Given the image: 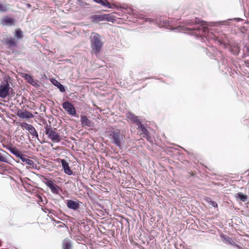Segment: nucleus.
I'll use <instances>...</instances> for the list:
<instances>
[{"label": "nucleus", "instance_id": "f257e3e1", "mask_svg": "<svg viewBox=\"0 0 249 249\" xmlns=\"http://www.w3.org/2000/svg\"><path fill=\"white\" fill-rule=\"evenodd\" d=\"M206 25V22L196 18L195 19L187 20L186 22L185 27L178 26L174 27L173 30H176L178 32L191 31L190 34L196 36V37L199 36L209 37V38L213 39L215 41H217L220 44L225 45L226 40L225 35H223L218 37L213 35L212 33H209L208 27L205 26Z\"/></svg>", "mask_w": 249, "mask_h": 249}, {"label": "nucleus", "instance_id": "f03ea898", "mask_svg": "<svg viewBox=\"0 0 249 249\" xmlns=\"http://www.w3.org/2000/svg\"><path fill=\"white\" fill-rule=\"evenodd\" d=\"M117 8L118 10L124 12L126 14L136 15L139 18H143L145 22L148 21L150 23H155L160 28L165 27L166 29L170 30H173L174 29V27H173L174 20L169 19V18L167 19L166 17L163 16H159L155 18H144L143 15H137L135 11L127 5L117 6Z\"/></svg>", "mask_w": 249, "mask_h": 249}, {"label": "nucleus", "instance_id": "7ed1b4c3", "mask_svg": "<svg viewBox=\"0 0 249 249\" xmlns=\"http://www.w3.org/2000/svg\"><path fill=\"white\" fill-rule=\"evenodd\" d=\"M90 41L92 51L95 54H98L104 44L101 36L96 33H92L90 36Z\"/></svg>", "mask_w": 249, "mask_h": 249}, {"label": "nucleus", "instance_id": "20e7f679", "mask_svg": "<svg viewBox=\"0 0 249 249\" xmlns=\"http://www.w3.org/2000/svg\"><path fill=\"white\" fill-rule=\"evenodd\" d=\"M109 135L111 142L121 148L122 144L124 141V135L121 132L120 130L117 129L110 131Z\"/></svg>", "mask_w": 249, "mask_h": 249}, {"label": "nucleus", "instance_id": "39448f33", "mask_svg": "<svg viewBox=\"0 0 249 249\" xmlns=\"http://www.w3.org/2000/svg\"><path fill=\"white\" fill-rule=\"evenodd\" d=\"M45 134L47 135L49 139L54 142H59L61 139L59 134L55 132L51 125H48L47 124L44 127Z\"/></svg>", "mask_w": 249, "mask_h": 249}, {"label": "nucleus", "instance_id": "423d86ee", "mask_svg": "<svg viewBox=\"0 0 249 249\" xmlns=\"http://www.w3.org/2000/svg\"><path fill=\"white\" fill-rule=\"evenodd\" d=\"M10 90V85L8 81H4L3 84L0 86V97L5 98L9 93Z\"/></svg>", "mask_w": 249, "mask_h": 249}, {"label": "nucleus", "instance_id": "0eeeda50", "mask_svg": "<svg viewBox=\"0 0 249 249\" xmlns=\"http://www.w3.org/2000/svg\"><path fill=\"white\" fill-rule=\"evenodd\" d=\"M63 108L69 115L74 116L76 114V110L73 106L69 102H65L62 104Z\"/></svg>", "mask_w": 249, "mask_h": 249}, {"label": "nucleus", "instance_id": "6e6552de", "mask_svg": "<svg viewBox=\"0 0 249 249\" xmlns=\"http://www.w3.org/2000/svg\"><path fill=\"white\" fill-rule=\"evenodd\" d=\"M21 127L24 128L28 131L29 133L33 137L37 138L38 140V135L35 128L31 124L26 123H23L21 124Z\"/></svg>", "mask_w": 249, "mask_h": 249}, {"label": "nucleus", "instance_id": "1a4fd4ad", "mask_svg": "<svg viewBox=\"0 0 249 249\" xmlns=\"http://www.w3.org/2000/svg\"><path fill=\"white\" fill-rule=\"evenodd\" d=\"M45 184L51 190L53 194H58L59 187L55 184H54L52 180L49 179L45 178Z\"/></svg>", "mask_w": 249, "mask_h": 249}, {"label": "nucleus", "instance_id": "9d476101", "mask_svg": "<svg viewBox=\"0 0 249 249\" xmlns=\"http://www.w3.org/2000/svg\"><path fill=\"white\" fill-rule=\"evenodd\" d=\"M127 119L133 124H135L138 126L142 123L139 117L136 116L134 113L129 112L126 114Z\"/></svg>", "mask_w": 249, "mask_h": 249}, {"label": "nucleus", "instance_id": "9b49d317", "mask_svg": "<svg viewBox=\"0 0 249 249\" xmlns=\"http://www.w3.org/2000/svg\"><path fill=\"white\" fill-rule=\"evenodd\" d=\"M137 129L143 138H146L147 140H149L150 138L148 130L146 129L144 125L141 123L137 126Z\"/></svg>", "mask_w": 249, "mask_h": 249}, {"label": "nucleus", "instance_id": "f8f14e48", "mask_svg": "<svg viewBox=\"0 0 249 249\" xmlns=\"http://www.w3.org/2000/svg\"><path fill=\"white\" fill-rule=\"evenodd\" d=\"M60 160L62 168L64 171V173L68 175H72L73 172L71 169L69 163L64 159H61Z\"/></svg>", "mask_w": 249, "mask_h": 249}, {"label": "nucleus", "instance_id": "ddd939ff", "mask_svg": "<svg viewBox=\"0 0 249 249\" xmlns=\"http://www.w3.org/2000/svg\"><path fill=\"white\" fill-rule=\"evenodd\" d=\"M23 162L32 166L33 168L36 166L34 161L29 158L27 155L22 154L19 158Z\"/></svg>", "mask_w": 249, "mask_h": 249}, {"label": "nucleus", "instance_id": "4468645a", "mask_svg": "<svg viewBox=\"0 0 249 249\" xmlns=\"http://www.w3.org/2000/svg\"><path fill=\"white\" fill-rule=\"evenodd\" d=\"M80 121L83 126H87L89 127L93 126V123L85 115H81Z\"/></svg>", "mask_w": 249, "mask_h": 249}, {"label": "nucleus", "instance_id": "2eb2a0df", "mask_svg": "<svg viewBox=\"0 0 249 249\" xmlns=\"http://www.w3.org/2000/svg\"><path fill=\"white\" fill-rule=\"evenodd\" d=\"M1 23L4 26H11L15 25V20L13 18L6 17L2 19Z\"/></svg>", "mask_w": 249, "mask_h": 249}, {"label": "nucleus", "instance_id": "dca6fc26", "mask_svg": "<svg viewBox=\"0 0 249 249\" xmlns=\"http://www.w3.org/2000/svg\"><path fill=\"white\" fill-rule=\"evenodd\" d=\"M67 206L70 209L76 210L79 208L80 205L77 201L69 199L67 200Z\"/></svg>", "mask_w": 249, "mask_h": 249}, {"label": "nucleus", "instance_id": "f3484780", "mask_svg": "<svg viewBox=\"0 0 249 249\" xmlns=\"http://www.w3.org/2000/svg\"><path fill=\"white\" fill-rule=\"evenodd\" d=\"M18 115L22 119H30L34 117L33 114L28 111H18Z\"/></svg>", "mask_w": 249, "mask_h": 249}, {"label": "nucleus", "instance_id": "a211bd4d", "mask_svg": "<svg viewBox=\"0 0 249 249\" xmlns=\"http://www.w3.org/2000/svg\"><path fill=\"white\" fill-rule=\"evenodd\" d=\"M107 19V15H94L91 18L92 21L97 22L99 21H102L106 20Z\"/></svg>", "mask_w": 249, "mask_h": 249}, {"label": "nucleus", "instance_id": "6ab92c4d", "mask_svg": "<svg viewBox=\"0 0 249 249\" xmlns=\"http://www.w3.org/2000/svg\"><path fill=\"white\" fill-rule=\"evenodd\" d=\"M53 84L59 90L62 92H64L66 91V89L65 86H64L62 84H61L60 82L57 81L55 79H53V81H52Z\"/></svg>", "mask_w": 249, "mask_h": 249}, {"label": "nucleus", "instance_id": "aec40b11", "mask_svg": "<svg viewBox=\"0 0 249 249\" xmlns=\"http://www.w3.org/2000/svg\"><path fill=\"white\" fill-rule=\"evenodd\" d=\"M221 237L222 238V241L225 243L228 244H235V245L236 246H237V245L234 243L233 240L231 237H230L227 235H221Z\"/></svg>", "mask_w": 249, "mask_h": 249}, {"label": "nucleus", "instance_id": "412c9836", "mask_svg": "<svg viewBox=\"0 0 249 249\" xmlns=\"http://www.w3.org/2000/svg\"><path fill=\"white\" fill-rule=\"evenodd\" d=\"M235 20L236 22H239L242 19L240 18H230L226 20L220 21L217 22V24L219 25H228L230 21Z\"/></svg>", "mask_w": 249, "mask_h": 249}, {"label": "nucleus", "instance_id": "4be33fe9", "mask_svg": "<svg viewBox=\"0 0 249 249\" xmlns=\"http://www.w3.org/2000/svg\"><path fill=\"white\" fill-rule=\"evenodd\" d=\"M96 3H99L103 6L107 7L108 8H112V6L107 0H93Z\"/></svg>", "mask_w": 249, "mask_h": 249}, {"label": "nucleus", "instance_id": "5701e85b", "mask_svg": "<svg viewBox=\"0 0 249 249\" xmlns=\"http://www.w3.org/2000/svg\"><path fill=\"white\" fill-rule=\"evenodd\" d=\"M9 151L18 158L22 154V153L15 147H13L12 148L9 149Z\"/></svg>", "mask_w": 249, "mask_h": 249}, {"label": "nucleus", "instance_id": "b1692460", "mask_svg": "<svg viewBox=\"0 0 249 249\" xmlns=\"http://www.w3.org/2000/svg\"><path fill=\"white\" fill-rule=\"evenodd\" d=\"M0 150L1 151L3 152V153H4L5 154V155H8V156H10L9 154L7 152H6V151L3 150L2 149H0ZM0 161L3 162H6V163L8 162V160H7V159L6 156L3 155L0 153Z\"/></svg>", "mask_w": 249, "mask_h": 249}, {"label": "nucleus", "instance_id": "393cba45", "mask_svg": "<svg viewBox=\"0 0 249 249\" xmlns=\"http://www.w3.org/2000/svg\"><path fill=\"white\" fill-rule=\"evenodd\" d=\"M6 42L11 47H17V43L14 38H8Z\"/></svg>", "mask_w": 249, "mask_h": 249}, {"label": "nucleus", "instance_id": "a878e982", "mask_svg": "<svg viewBox=\"0 0 249 249\" xmlns=\"http://www.w3.org/2000/svg\"><path fill=\"white\" fill-rule=\"evenodd\" d=\"M15 36L17 39L20 40L22 39V32L20 29H17L15 31Z\"/></svg>", "mask_w": 249, "mask_h": 249}, {"label": "nucleus", "instance_id": "bb28decb", "mask_svg": "<svg viewBox=\"0 0 249 249\" xmlns=\"http://www.w3.org/2000/svg\"><path fill=\"white\" fill-rule=\"evenodd\" d=\"M236 197L239 198L242 201L246 202L247 199V196L246 195L243 194L242 193H238L236 195Z\"/></svg>", "mask_w": 249, "mask_h": 249}, {"label": "nucleus", "instance_id": "cd10ccee", "mask_svg": "<svg viewBox=\"0 0 249 249\" xmlns=\"http://www.w3.org/2000/svg\"><path fill=\"white\" fill-rule=\"evenodd\" d=\"M71 242L69 240H65L63 245V249H71Z\"/></svg>", "mask_w": 249, "mask_h": 249}, {"label": "nucleus", "instance_id": "c85d7f7f", "mask_svg": "<svg viewBox=\"0 0 249 249\" xmlns=\"http://www.w3.org/2000/svg\"><path fill=\"white\" fill-rule=\"evenodd\" d=\"M205 200L208 203H209L212 206H213L214 208L217 207L218 205H217V203L215 201L212 200L211 198L207 197L205 199Z\"/></svg>", "mask_w": 249, "mask_h": 249}, {"label": "nucleus", "instance_id": "c756f323", "mask_svg": "<svg viewBox=\"0 0 249 249\" xmlns=\"http://www.w3.org/2000/svg\"><path fill=\"white\" fill-rule=\"evenodd\" d=\"M25 78L30 84L33 85V82L34 81L32 77L30 74H25Z\"/></svg>", "mask_w": 249, "mask_h": 249}, {"label": "nucleus", "instance_id": "7c9ffc66", "mask_svg": "<svg viewBox=\"0 0 249 249\" xmlns=\"http://www.w3.org/2000/svg\"><path fill=\"white\" fill-rule=\"evenodd\" d=\"M8 10V6L6 4H3L0 3V12H4Z\"/></svg>", "mask_w": 249, "mask_h": 249}, {"label": "nucleus", "instance_id": "2f4dec72", "mask_svg": "<svg viewBox=\"0 0 249 249\" xmlns=\"http://www.w3.org/2000/svg\"><path fill=\"white\" fill-rule=\"evenodd\" d=\"M4 147H5L6 149H7V150H8L9 151V149H11V148H13V146H11V145H3Z\"/></svg>", "mask_w": 249, "mask_h": 249}, {"label": "nucleus", "instance_id": "473e14b6", "mask_svg": "<svg viewBox=\"0 0 249 249\" xmlns=\"http://www.w3.org/2000/svg\"><path fill=\"white\" fill-rule=\"evenodd\" d=\"M76 240L77 241H81L83 240V238L82 237H80V236H77V237L76 238Z\"/></svg>", "mask_w": 249, "mask_h": 249}, {"label": "nucleus", "instance_id": "72a5a7b5", "mask_svg": "<svg viewBox=\"0 0 249 249\" xmlns=\"http://www.w3.org/2000/svg\"><path fill=\"white\" fill-rule=\"evenodd\" d=\"M28 7H30L31 6V5L30 4H28Z\"/></svg>", "mask_w": 249, "mask_h": 249}]
</instances>
